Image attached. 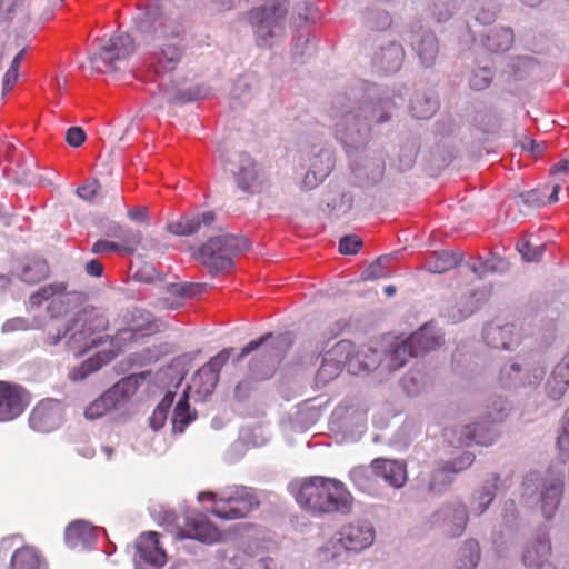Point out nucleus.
Here are the masks:
<instances>
[{
  "mask_svg": "<svg viewBox=\"0 0 569 569\" xmlns=\"http://www.w3.org/2000/svg\"><path fill=\"white\" fill-rule=\"evenodd\" d=\"M501 373L500 381H503V387L517 389L520 387H538L543 380L546 371L541 367H532L520 375V365L512 362L508 368L503 367Z\"/></svg>",
  "mask_w": 569,
  "mask_h": 569,
  "instance_id": "393cba45",
  "label": "nucleus"
},
{
  "mask_svg": "<svg viewBox=\"0 0 569 569\" xmlns=\"http://www.w3.org/2000/svg\"><path fill=\"white\" fill-rule=\"evenodd\" d=\"M363 22L372 30L382 31L391 26L392 19L386 10L368 9L363 13Z\"/></svg>",
  "mask_w": 569,
  "mask_h": 569,
  "instance_id": "8fccbe9b",
  "label": "nucleus"
},
{
  "mask_svg": "<svg viewBox=\"0 0 569 569\" xmlns=\"http://www.w3.org/2000/svg\"><path fill=\"white\" fill-rule=\"evenodd\" d=\"M469 267L471 271L481 279L496 272L498 268V258L492 252H490L489 258H478L475 262L469 263Z\"/></svg>",
  "mask_w": 569,
  "mask_h": 569,
  "instance_id": "0e129e2a",
  "label": "nucleus"
},
{
  "mask_svg": "<svg viewBox=\"0 0 569 569\" xmlns=\"http://www.w3.org/2000/svg\"><path fill=\"white\" fill-rule=\"evenodd\" d=\"M209 94V88L204 84H194L187 89L179 90L174 97H169L172 103H186L204 99Z\"/></svg>",
  "mask_w": 569,
  "mask_h": 569,
  "instance_id": "3c124183",
  "label": "nucleus"
},
{
  "mask_svg": "<svg viewBox=\"0 0 569 569\" xmlns=\"http://www.w3.org/2000/svg\"><path fill=\"white\" fill-rule=\"evenodd\" d=\"M333 151L325 146H312L308 151L306 164L307 172L301 181L305 190H312L322 183L335 168Z\"/></svg>",
  "mask_w": 569,
  "mask_h": 569,
  "instance_id": "4468645a",
  "label": "nucleus"
},
{
  "mask_svg": "<svg viewBox=\"0 0 569 569\" xmlns=\"http://www.w3.org/2000/svg\"><path fill=\"white\" fill-rule=\"evenodd\" d=\"M30 402L24 388L17 383L0 381V422L20 417Z\"/></svg>",
  "mask_w": 569,
  "mask_h": 569,
  "instance_id": "aec40b11",
  "label": "nucleus"
},
{
  "mask_svg": "<svg viewBox=\"0 0 569 569\" xmlns=\"http://www.w3.org/2000/svg\"><path fill=\"white\" fill-rule=\"evenodd\" d=\"M442 343V336L432 323L423 325L405 340H396L387 357V366L392 369L402 368L409 358L417 357L420 351L435 350Z\"/></svg>",
  "mask_w": 569,
  "mask_h": 569,
  "instance_id": "9b49d317",
  "label": "nucleus"
},
{
  "mask_svg": "<svg viewBox=\"0 0 569 569\" xmlns=\"http://www.w3.org/2000/svg\"><path fill=\"white\" fill-rule=\"evenodd\" d=\"M316 51L315 39L310 36L299 34L293 46V58L299 62H305L307 58Z\"/></svg>",
  "mask_w": 569,
  "mask_h": 569,
  "instance_id": "bf43d9fd",
  "label": "nucleus"
},
{
  "mask_svg": "<svg viewBox=\"0 0 569 569\" xmlns=\"http://www.w3.org/2000/svg\"><path fill=\"white\" fill-rule=\"evenodd\" d=\"M128 328L124 332L149 335L152 331L151 315L142 309L134 308L128 312Z\"/></svg>",
  "mask_w": 569,
  "mask_h": 569,
  "instance_id": "49530a36",
  "label": "nucleus"
},
{
  "mask_svg": "<svg viewBox=\"0 0 569 569\" xmlns=\"http://www.w3.org/2000/svg\"><path fill=\"white\" fill-rule=\"evenodd\" d=\"M197 418L196 410H190L187 390L179 398L171 417L172 432L183 433L186 428Z\"/></svg>",
  "mask_w": 569,
  "mask_h": 569,
  "instance_id": "4c0bfd02",
  "label": "nucleus"
},
{
  "mask_svg": "<svg viewBox=\"0 0 569 569\" xmlns=\"http://www.w3.org/2000/svg\"><path fill=\"white\" fill-rule=\"evenodd\" d=\"M353 197L350 192H342L338 198L333 197L327 201L329 212L341 216L352 208Z\"/></svg>",
  "mask_w": 569,
  "mask_h": 569,
  "instance_id": "69168bd1",
  "label": "nucleus"
},
{
  "mask_svg": "<svg viewBox=\"0 0 569 569\" xmlns=\"http://www.w3.org/2000/svg\"><path fill=\"white\" fill-rule=\"evenodd\" d=\"M469 520L468 508L462 501H450L441 506L430 516V523L439 527L450 537L463 533Z\"/></svg>",
  "mask_w": 569,
  "mask_h": 569,
  "instance_id": "f3484780",
  "label": "nucleus"
},
{
  "mask_svg": "<svg viewBox=\"0 0 569 569\" xmlns=\"http://www.w3.org/2000/svg\"><path fill=\"white\" fill-rule=\"evenodd\" d=\"M439 109V100L431 90H417L410 99V111L417 119H429Z\"/></svg>",
  "mask_w": 569,
  "mask_h": 569,
  "instance_id": "f704fd0d",
  "label": "nucleus"
},
{
  "mask_svg": "<svg viewBox=\"0 0 569 569\" xmlns=\"http://www.w3.org/2000/svg\"><path fill=\"white\" fill-rule=\"evenodd\" d=\"M341 370L342 367H340V365H337L335 361L323 356L322 363L316 375V381L317 383L326 385L338 377Z\"/></svg>",
  "mask_w": 569,
  "mask_h": 569,
  "instance_id": "e2e57ef3",
  "label": "nucleus"
},
{
  "mask_svg": "<svg viewBox=\"0 0 569 569\" xmlns=\"http://www.w3.org/2000/svg\"><path fill=\"white\" fill-rule=\"evenodd\" d=\"M552 548L547 527H541L536 531L533 539L527 543L522 553V563L528 568L535 569H557L549 561Z\"/></svg>",
  "mask_w": 569,
  "mask_h": 569,
  "instance_id": "6ab92c4d",
  "label": "nucleus"
},
{
  "mask_svg": "<svg viewBox=\"0 0 569 569\" xmlns=\"http://www.w3.org/2000/svg\"><path fill=\"white\" fill-rule=\"evenodd\" d=\"M337 536L348 552H360L372 545L375 530L369 522L358 521L343 527Z\"/></svg>",
  "mask_w": 569,
  "mask_h": 569,
  "instance_id": "5701e85b",
  "label": "nucleus"
},
{
  "mask_svg": "<svg viewBox=\"0 0 569 569\" xmlns=\"http://www.w3.org/2000/svg\"><path fill=\"white\" fill-rule=\"evenodd\" d=\"M569 390V352L555 366L545 383L546 397L561 400Z\"/></svg>",
  "mask_w": 569,
  "mask_h": 569,
  "instance_id": "cd10ccee",
  "label": "nucleus"
},
{
  "mask_svg": "<svg viewBox=\"0 0 569 569\" xmlns=\"http://www.w3.org/2000/svg\"><path fill=\"white\" fill-rule=\"evenodd\" d=\"M473 126L483 139L495 136L498 127V116L495 108L478 109L473 117Z\"/></svg>",
  "mask_w": 569,
  "mask_h": 569,
  "instance_id": "a19ab883",
  "label": "nucleus"
},
{
  "mask_svg": "<svg viewBox=\"0 0 569 569\" xmlns=\"http://www.w3.org/2000/svg\"><path fill=\"white\" fill-rule=\"evenodd\" d=\"M463 260L460 251H433L425 262L423 269L430 273L440 274L459 266Z\"/></svg>",
  "mask_w": 569,
  "mask_h": 569,
  "instance_id": "2f4dec72",
  "label": "nucleus"
},
{
  "mask_svg": "<svg viewBox=\"0 0 569 569\" xmlns=\"http://www.w3.org/2000/svg\"><path fill=\"white\" fill-rule=\"evenodd\" d=\"M455 479L456 478L440 462L430 473L427 486L428 492L433 496H441L451 487Z\"/></svg>",
  "mask_w": 569,
  "mask_h": 569,
  "instance_id": "79ce46f5",
  "label": "nucleus"
},
{
  "mask_svg": "<svg viewBox=\"0 0 569 569\" xmlns=\"http://www.w3.org/2000/svg\"><path fill=\"white\" fill-rule=\"evenodd\" d=\"M136 569H161L167 562V555L159 542L156 531L143 532L136 543Z\"/></svg>",
  "mask_w": 569,
  "mask_h": 569,
  "instance_id": "a211bd4d",
  "label": "nucleus"
},
{
  "mask_svg": "<svg viewBox=\"0 0 569 569\" xmlns=\"http://www.w3.org/2000/svg\"><path fill=\"white\" fill-rule=\"evenodd\" d=\"M101 530V528L92 526L87 520L77 519L67 526L64 540L71 549L90 550L94 547L98 532Z\"/></svg>",
  "mask_w": 569,
  "mask_h": 569,
  "instance_id": "b1692460",
  "label": "nucleus"
},
{
  "mask_svg": "<svg viewBox=\"0 0 569 569\" xmlns=\"http://www.w3.org/2000/svg\"><path fill=\"white\" fill-rule=\"evenodd\" d=\"M298 505L313 515L347 513L352 506V496L346 486L333 478L311 477L289 485Z\"/></svg>",
  "mask_w": 569,
  "mask_h": 569,
  "instance_id": "7ed1b4c3",
  "label": "nucleus"
},
{
  "mask_svg": "<svg viewBox=\"0 0 569 569\" xmlns=\"http://www.w3.org/2000/svg\"><path fill=\"white\" fill-rule=\"evenodd\" d=\"M561 460L569 457V408H567L559 421V431L556 440Z\"/></svg>",
  "mask_w": 569,
  "mask_h": 569,
  "instance_id": "6e6d98bb",
  "label": "nucleus"
},
{
  "mask_svg": "<svg viewBox=\"0 0 569 569\" xmlns=\"http://www.w3.org/2000/svg\"><path fill=\"white\" fill-rule=\"evenodd\" d=\"M232 351V348L221 350L206 365H203L192 377L189 389H194V392L201 400H204L214 391L219 381L220 370L229 360Z\"/></svg>",
  "mask_w": 569,
  "mask_h": 569,
  "instance_id": "dca6fc26",
  "label": "nucleus"
},
{
  "mask_svg": "<svg viewBox=\"0 0 569 569\" xmlns=\"http://www.w3.org/2000/svg\"><path fill=\"white\" fill-rule=\"evenodd\" d=\"M395 346L392 342L385 351H379L371 347H361L357 349V356H359V373L369 372L377 368H381L383 371L392 372L397 369L389 368L387 366V357L391 352V348Z\"/></svg>",
  "mask_w": 569,
  "mask_h": 569,
  "instance_id": "473e14b6",
  "label": "nucleus"
},
{
  "mask_svg": "<svg viewBox=\"0 0 569 569\" xmlns=\"http://www.w3.org/2000/svg\"><path fill=\"white\" fill-rule=\"evenodd\" d=\"M141 380L142 378L136 375L120 379L86 408V418L90 420L98 419L106 412L124 405L136 393Z\"/></svg>",
  "mask_w": 569,
  "mask_h": 569,
  "instance_id": "f8f14e48",
  "label": "nucleus"
},
{
  "mask_svg": "<svg viewBox=\"0 0 569 569\" xmlns=\"http://www.w3.org/2000/svg\"><path fill=\"white\" fill-rule=\"evenodd\" d=\"M349 552L338 536L332 537L318 549V560L321 565L333 569L339 565L347 562Z\"/></svg>",
  "mask_w": 569,
  "mask_h": 569,
  "instance_id": "72a5a7b5",
  "label": "nucleus"
},
{
  "mask_svg": "<svg viewBox=\"0 0 569 569\" xmlns=\"http://www.w3.org/2000/svg\"><path fill=\"white\" fill-rule=\"evenodd\" d=\"M289 0H269L249 12V21L259 46H270L282 34Z\"/></svg>",
  "mask_w": 569,
  "mask_h": 569,
  "instance_id": "9d476101",
  "label": "nucleus"
},
{
  "mask_svg": "<svg viewBox=\"0 0 569 569\" xmlns=\"http://www.w3.org/2000/svg\"><path fill=\"white\" fill-rule=\"evenodd\" d=\"M176 392L167 391L161 401L158 403L150 417V427L153 430H159L164 426L169 411L173 405Z\"/></svg>",
  "mask_w": 569,
  "mask_h": 569,
  "instance_id": "de8ad7c7",
  "label": "nucleus"
},
{
  "mask_svg": "<svg viewBox=\"0 0 569 569\" xmlns=\"http://www.w3.org/2000/svg\"><path fill=\"white\" fill-rule=\"evenodd\" d=\"M465 436L468 438L467 445L473 442L476 445L489 446L495 441L493 422L490 426L476 422L472 426L466 427Z\"/></svg>",
  "mask_w": 569,
  "mask_h": 569,
  "instance_id": "c03bdc74",
  "label": "nucleus"
},
{
  "mask_svg": "<svg viewBox=\"0 0 569 569\" xmlns=\"http://www.w3.org/2000/svg\"><path fill=\"white\" fill-rule=\"evenodd\" d=\"M355 488L360 492L373 496L377 492V477L372 467L357 466L349 472Z\"/></svg>",
  "mask_w": 569,
  "mask_h": 569,
  "instance_id": "58836bf2",
  "label": "nucleus"
},
{
  "mask_svg": "<svg viewBox=\"0 0 569 569\" xmlns=\"http://www.w3.org/2000/svg\"><path fill=\"white\" fill-rule=\"evenodd\" d=\"M289 347L286 337L272 338L266 335L258 340L250 341L242 348L241 352L234 359L240 362L249 353L257 351L249 363V373L254 381L267 380L272 377L277 366L283 359L287 348Z\"/></svg>",
  "mask_w": 569,
  "mask_h": 569,
  "instance_id": "0eeeda50",
  "label": "nucleus"
},
{
  "mask_svg": "<svg viewBox=\"0 0 569 569\" xmlns=\"http://www.w3.org/2000/svg\"><path fill=\"white\" fill-rule=\"evenodd\" d=\"M203 284L201 283H191V282H186V283H171L169 287H168V291L174 296H179V297H188V298H192V297H197L199 295H201L203 292Z\"/></svg>",
  "mask_w": 569,
  "mask_h": 569,
  "instance_id": "338daca9",
  "label": "nucleus"
},
{
  "mask_svg": "<svg viewBox=\"0 0 569 569\" xmlns=\"http://www.w3.org/2000/svg\"><path fill=\"white\" fill-rule=\"evenodd\" d=\"M500 86L511 94L521 91L537 71L540 69L539 62L532 56H508L500 61Z\"/></svg>",
  "mask_w": 569,
  "mask_h": 569,
  "instance_id": "ddd939ff",
  "label": "nucleus"
},
{
  "mask_svg": "<svg viewBox=\"0 0 569 569\" xmlns=\"http://www.w3.org/2000/svg\"><path fill=\"white\" fill-rule=\"evenodd\" d=\"M48 273V263L43 259H33L22 266L18 276L23 282L36 283L43 280Z\"/></svg>",
  "mask_w": 569,
  "mask_h": 569,
  "instance_id": "a18cd8bd",
  "label": "nucleus"
},
{
  "mask_svg": "<svg viewBox=\"0 0 569 569\" xmlns=\"http://www.w3.org/2000/svg\"><path fill=\"white\" fill-rule=\"evenodd\" d=\"M116 357L113 350H103L97 352L93 357L83 361L79 367L70 372V379L73 381L84 380L89 375L98 371L103 365H107Z\"/></svg>",
  "mask_w": 569,
  "mask_h": 569,
  "instance_id": "e433bc0d",
  "label": "nucleus"
},
{
  "mask_svg": "<svg viewBox=\"0 0 569 569\" xmlns=\"http://www.w3.org/2000/svg\"><path fill=\"white\" fill-rule=\"evenodd\" d=\"M417 153L418 148L415 141H409L401 148L399 153V167L402 171L409 170L413 166Z\"/></svg>",
  "mask_w": 569,
  "mask_h": 569,
  "instance_id": "774afa93",
  "label": "nucleus"
},
{
  "mask_svg": "<svg viewBox=\"0 0 569 569\" xmlns=\"http://www.w3.org/2000/svg\"><path fill=\"white\" fill-rule=\"evenodd\" d=\"M325 356L340 367H346L349 373L359 375V356L352 341L346 339L338 341Z\"/></svg>",
  "mask_w": 569,
  "mask_h": 569,
  "instance_id": "c756f323",
  "label": "nucleus"
},
{
  "mask_svg": "<svg viewBox=\"0 0 569 569\" xmlns=\"http://www.w3.org/2000/svg\"><path fill=\"white\" fill-rule=\"evenodd\" d=\"M465 0H433L431 13L438 22L448 21Z\"/></svg>",
  "mask_w": 569,
  "mask_h": 569,
  "instance_id": "5fc2aeb1",
  "label": "nucleus"
},
{
  "mask_svg": "<svg viewBox=\"0 0 569 569\" xmlns=\"http://www.w3.org/2000/svg\"><path fill=\"white\" fill-rule=\"evenodd\" d=\"M132 31L134 38L127 32L111 37L99 53L90 57L91 67L100 72L120 70L119 64L134 52L137 40L144 49V64L150 71L159 76L176 70L184 51L180 43L184 26L178 14L158 4L138 8Z\"/></svg>",
  "mask_w": 569,
  "mask_h": 569,
  "instance_id": "f257e3e1",
  "label": "nucleus"
},
{
  "mask_svg": "<svg viewBox=\"0 0 569 569\" xmlns=\"http://www.w3.org/2000/svg\"><path fill=\"white\" fill-rule=\"evenodd\" d=\"M405 40L416 52L422 67L430 68L435 64L439 52L438 39L421 21H415L409 27L405 34Z\"/></svg>",
  "mask_w": 569,
  "mask_h": 569,
  "instance_id": "2eb2a0df",
  "label": "nucleus"
},
{
  "mask_svg": "<svg viewBox=\"0 0 569 569\" xmlns=\"http://www.w3.org/2000/svg\"><path fill=\"white\" fill-rule=\"evenodd\" d=\"M565 481L562 477L540 471H529L522 480V499L531 508L538 507L546 520H551L561 502Z\"/></svg>",
  "mask_w": 569,
  "mask_h": 569,
  "instance_id": "39448f33",
  "label": "nucleus"
},
{
  "mask_svg": "<svg viewBox=\"0 0 569 569\" xmlns=\"http://www.w3.org/2000/svg\"><path fill=\"white\" fill-rule=\"evenodd\" d=\"M365 415L353 407L339 405L335 408L330 416V422L337 429L348 431L352 426L357 428L365 427Z\"/></svg>",
  "mask_w": 569,
  "mask_h": 569,
  "instance_id": "c9c22d12",
  "label": "nucleus"
},
{
  "mask_svg": "<svg viewBox=\"0 0 569 569\" xmlns=\"http://www.w3.org/2000/svg\"><path fill=\"white\" fill-rule=\"evenodd\" d=\"M473 461L475 455L472 452L465 451L450 460L442 461L441 463L456 478L458 473L468 469Z\"/></svg>",
  "mask_w": 569,
  "mask_h": 569,
  "instance_id": "680f3d73",
  "label": "nucleus"
},
{
  "mask_svg": "<svg viewBox=\"0 0 569 569\" xmlns=\"http://www.w3.org/2000/svg\"><path fill=\"white\" fill-rule=\"evenodd\" d=\"M480 560V547L475 539H468L458 552L456 569H476Z\"/></svg>",
  "mask_w": 569,
  "mask_h": 569,
  "instance_id": "37998d69",
  "label": "nucleus"
},
{
  "mask_svg": "<svg viewBox=\"0 0 569 569\" xmlns=\"http://www.w3.org/2000/svg\"><path fill=\"white\" fill-rule=\"evenodd\" d=\"M26 49L20 50L12 59L10 68L2 78V93L7 94L18 80L19 68L23 60Z\"/></svg>",
  "mask_w": 569,
  "mask_h": 569,
  "instance_id": "052dcab7",
  "label": "nucleus"
},
{
  "mask_svg": "<svg viewBox=\"0 0 569 569\" xmlns=\"http://www.w3.org/2000/svg\"><path fill=\"white\" fill-rule=\"evenodd\" d=\"M108 325L109 321L100 309L92 306L82 308L66 322V348L76 357H80L94 347L111 342L109 336L101 335Z\"/></svg>",
  "mask_w": 569,
  "mask_h": 569,
  "instance_id": "20e7f679",
  "label": "nucleus"
},
{
  "mask_svg": "<svg viewBox=\"0 0 569 569\" xmlns=\"http://www.w3.org/2000/svg\"><path fill=\"white\" fill-rule=\"evenodd\" d=\"M350 167L356 177L361 181H366L367 184L377 183L383 176V166L379 161L369 164L368 173L362 172V169L355 161L351 162Z\"/></svg>",
  "mask_w": 569,
  "mask_h": 569,
  "instance_id": "13d9d810",
  "label": "nucleus"
},
{
  "mask_svg": "<svg viewBox=\"0 0 569 569\" xmlns=\"http://www.w3.org/2000/svg\"><path fill=\"white\" fill-rule=\"evenodd\" d=\"M398 108L393 94L388 88L356 80L343 93L332 100L330 117L335 134L348 157L363 147L368 140L372 123L389 121Z\"/></svg>",
  "mask_w": 569,
  "mask_h": 569,
  "instance_id": "f03ea898",
  "label": "nucleus"
},
{
  "mask_svg": "<svg viewBox=\"0 0 569 569\" xmlns=\"http://www.w3.org/2000/svg\"><path fill=\"white\" fill-rule=\"evenodd\" d=\"M320 19L319 10L309 1H302L296 4L293 24L296 27H303L309 23H315Z\"/></svg>",
  "mask_w": 569,
  "mask_h": 569,
  "instance_id": "09e8293b",
  "label": "nucleus"
},
{
  "mask_svg": "<svg viewBox=\"0 0 569 569\" xmlns=\"http://www.w3.org/2000/svg\"><path fill=\"white\" fill-rule=\"evenodd\" d=\"M498 488V475H493L491 481L485 485L477 497V506L473 508L476 515L481 516L486 512L493 501Z\"/></svg>",
  "mask_w": 569,
  "mask_h": 569,
  "instance_id": "603ef678",
  "label": "nucleus"
},
{
  "mask_svg": "<svg viewBox=\"0 0 569 569\" xmlns=\"http://www.w3.org/2000/svg\"><path fill=\"white\" fill-rule=\"evenodd\" d=\"M214 217L212 211L183 216L180 220L169 223L168 230L176 236H192L200 230L202 224L210 226L214 221Z\"/></svg>",
  "mask_w": 569,
  "mask_h": 569,
  "instance_id": "7c9ffc66",
  "label": "nucleus"
},
{
  "mask_svg": "<svg viewBox=\"0 0 569 569\" xmlns=\"http://www.w3.org/2000/svg\"><path fill=\"white\" fill-rule=\"evenodd\" d=\"M495 77V70L489 67L476 68L469 78V86L472 90L480 91L488 88Z\"/></svg>",
  "mask_w": 569,
  "mask_h": 569,
  "instance_id": "4d7b16f0",
  "label": "nucleus"
},
{
  "mask_svg": "<svg viewBox=\"0 0 569 569\" xmlns=\"http://www.w3.org/2000/svg\"><path fill=\"white\" fill-rule=\"evenodd\" d=\"M490 298L488 289H478L469 295H462L455 303L448 306L443 316L451 322H460L470 317Z\"/></svg>",
  "mask_w": 569,
  "mask_h": 569,
  "instance_id": "4be33fe9",
  "label": "nucleus"
},
{
  "mask_svg": "<svg viewBox=\"0 0 569 569\" xmlns=\"http://www.w3.org/2000/svg\"><path fill=\"white\" fill-rule=\"evenodd\" d=\"M219 159L226 171L234 179L236 186L244 193H259L268 182L263 166L257 162L249 153L239 152L231 159L220 151Z\"/></svg>",
  "mask_w": 569,
  "mask_h": 569,
  "instance_id": "1a4fd4ad",
  "label": "nucleus"
},
{
  "mask_svg": "<svg viewBox=\"0 0 569 569\" xmlns=\"http://www.w3.org/2000/svg\"><path fill=\"white\" fill-rule=\"evenodd\" d=\"M405 58V51L400 43L390 41L380 46L373 53L372 67L383 73H392L400 69Z\"/></svg>",
  "mask_w": 569,
  "mask_h": 569,
  "instance_id": "bb28decb",
  "label": "nucleus"
},
{
  "mask_svg": "<svg viewBox=\"0 0 569 569\" xmlns=\"http://www.w3.org/2000/svg\"><path fill=\"white\" fill-rule=\"evenodd\" d=\"M376 477L382 478L389 486L399 489L407 481V469L402 461L376 458L371 462Z\"/></svg>",
  "mask_w": 569,
  "mask_h": 569,
  "instance_id": "c85d7f7f",
  "label": "nucleus"
},
{
  "mask_svg": "<svg viewBox=\"0 0 569 569\" xmlns=\"http://www.w3.org/2000/svg\"><path fill=\"white\" fill-rule=\"evenodd\" d=\"M197 499L199 502L212 501L211 513L227 521L246 518L259 507L256 489L240 485L226 487L219 493L213 491L199 492Z\"/></svg>",
  "mask_w": 569,
  "mask_h": 569,
  "instance_id": "423d86ee",
  "label": "nucleus"
},
{
  "mask_svg": "<svg viewBox=\"0 0 569 569\" xmlns=\"http://www.w3.org/2000/svg\"><path fill=\"white\" fill-rule=\"evenodd\" d=\"M12 569H46L41 556L30 547L17 549L11 556Z\"/></svg>",
  "mask_w": 569,
  "mask_h": 569,
  "instance_id": "ea45409f",
  "label": "nucleus"
},
{
  "mask_svg": "<svg viewBox=\"0 0 569 569\" xmlns=\"http://www.w3.org/2000/svg\"><path fill=\"white\" fill-rule=\"evenodd\" d=\"M179 539H194L203 543H214L221 538L220 531L203 516L186 519V529L177 532Z\"/></svg>",
  "mask_w": 569,
  "mask_h": 569,
  "instance_id": "a878e982",
  "label": "nucleus"
},
{
  "mask_svg": "<svg viewBox=\"0 0 569 569\" xmlns=\"http://www.w3.org/2000/svg\"><path fill=\"white\" fill-rule=\"evenodd\" d=\"M250 244L244 237L223 234L211 237L199 250L201 262L211 274L228 271L233 267V259L247 251Z\"/></svg>",
  "mask_w": 569,
  "mask_h": 569,
  "instance_id": "6e6552de",
  "label": "nucleus"
},
{
  "mask_svg": "<svg viewBox=\"0 0 569 569\" xmlns=\"http://www.w3.org/2000/svg\"><path fill=\"white\" fill-rule=\"evenodd\" d=\"M62 408L57 400L40 401L29 415V427L41 433H48L62 425Z\"/></svg>",
  "mask_w": 569,
  "mask_h": 569,
  "instance_id": "412c9836",
  "label": "nucleus"
},
{
  "mask_svg": "<svg viewBox=\"0 0 569 569\" xmlns=\"http://www.w3.org/2000/svg\"><path fill=\"white\" fill-rule=\"evenodd\" d=\"M66 290L67 284L64 282L50 283L39 288L34 293H32L29 298V302L31 307H40L43 301L49 300L56 295H62Z\"/></svg>",
  "mask_w": 569,
  "mask_h": 569,
  "instance_id": "864d4df0",
  "label": "nucleus"
}]
</instances>
